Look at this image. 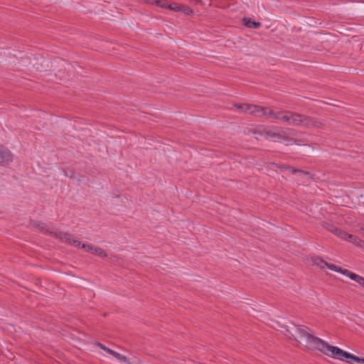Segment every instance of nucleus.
Returning <instances> with one entry per match:
<instances>
[{
	"instance_id": "f257e3e1",
	"label": "nucleus",
	"mask_w": 364,
	"mask_h": 364,
	"mask_svg": "<svg viewBox=\"0 0 364 364\" xmlns=\"http://www.w3.org/2000/svg\"><path fill=\"white\" fill-rule=\"evenodd\" d=\"M295 336L299 338L306 339V343L308 348L311 349H316L323 353L326 354L330 344L326 341L314 336L311 331L306 326H296L294 329Z\"/></svg>"
},
{
	"instance_id": "f03ea898",
	"label": "nucleus",
	"mask_w": 364,
	"mask_h": 364,
	"mask_svg": "<svg viewBox=\"0 0 364 364\" xmlns=\"http://www.w3.org/2000/svg\"><path fill=\"white\" fill-rule=\"evenodd\" d=\"M288 117L289 118V119L288 120L287 125L304 127L307 128H319L321 127L323 125V124L321 122L316 120L311 117L306 116L296 112L289 111Z\"/></svg>"
},
{
	"instance_id": "7ed1b4c3",
	"label": "nucleus",
	"mask_w": 364,
	"mask_h": 364,
	"mask_svg": "<svg viewBox=\"0 0 364 364\" xmlns=\"http://www.w3.org/2000/svg\"><path fill=\"white\" fill-rule=\"evenodd\" d=\"M328 349L329 350H328L326 351L325 355H326L329 357H331L333 358H337L341 360H346V359L349 358L358 363H360V360H363L362 358H359V357L355 356L353 354H350L348 352H346L338 347L333 346L330 345L328 347Z\"/></svg>"
},
{
	"instance_id": "20e7f679",
	"label": "nucleus",
	"mask_w": 364,
	"mask_h": 364,
	"mask_svg": "<svg viewBox=\"0 0 364 364\" xmlns=\"http://www.w3.org/2000/svg\"><path fill=\"white\" fill-rule=\"evenodd\" d=\"M328 349L329 350H328L326 351L325 355H326L329 357H331L333 358H337L341 360H346V359L349 358L358 363H360V360H363L362 358H359V357L355 356L353 354H350L348 352H346L338 347L333 346L330 345L328 347Z\"/></svg>"
},
{
	"instance_id": "39448f33",
	"label": "nucleus",
	"mask_w": 364,
	"mask_h": 364,
	"mask_svg": "<svg viewBox=\"0 0 364 364\" xmlns=\"http://www.w3.org/2000/svg\"><path fill=\"white\" fill-rule=\"evenodd\" d=\"M235 107L256 117H266L267 118L268 116L269 110L267 107L250 104L235 105Z\"/></svg>"
},
{
	"instance_id": "423d86ee",
	"label": "nucleus",
	"mask_w": 364,
	"mask_h": 364,
	"mask_svg": "<svg viewBox=\"0 0 364 364\" xmlns=\"http://www.w3.org/2000/svg\"><path fill=\"white\" fill-rule=\"evenodd\" d=\"M49 235L67 242L68 244L78 247H82L81 242L74 238L73 235L62 231L49 232Z\"/></svg>"
},
{
	"instance_id": "0eeeda50",
	"label": "nucleus",
	"mask_w": 364,
	"mask_h": 364,
	"mask_svg": "<svg viewBox=\"0 0 364 364\" xmlns=\"http://www.w3.org/2000/svg\"><path fill=\"white\" fill-rule=\"evenodd\" d=\"M289 111L287 110H282L279 112H274L272 109H269L268 112V116L267 118L270 119H274L279 120L282 123L284 124H288V120L289 118Z\"/></svg>"
},
{
	"instance_id": "6e6552de",
	"label": "nucleus",
	"mask_w": 364,
	"mask_h": 364,
	"mask_svg": "<svg viewBox=\"0 0 364 364\" xmlns=\"http://www.w3.org/2000/svg\"><path fill=\"white\" fill-rule=\"evenodd\" d=\"M314 262L317 265L320 266L321 268H324L325 267H326L329 269L333 270V271L336 272H340V273H341L343 275H344L343 272L345 271H349L348 269H343V268H341L340 267H338V266H336L335 264H328V263H327L326 262H325L324 260H323L321 258H320L318 257L315 258Z\"/></svg>"
},
{
	"instance_id": "1a4fd4ad",
	"label": "nucleus",
	"mask_w": 364,
	"mask_h": 364,
	"mask_svg": "<svg viewBox=\"0 0 364 364\" xmlns=\"http://www.w3.org/2000/svg\"><path fill=\"white\" fill-rule=\"evenodd\" d=\"M82 248H83L86 252L96 255L100 257L103 258L107 257V254L103 249L95 247L92 245L83 243L82 245Z\"/></svg>"
},
{
	"instance_id": "9d476101",
	"label": "nucleus",
	"mask_w": 364,
	"mask_h": 364,
	"mask_svg": "<svg viewBox=\"0 0 364 364\" xmlns=\"http://www.w3.org/2000/svg\"><path fill=\"white\" fill-rule=\"evenodd\" d=\"M13 160V156L9 150L5 148L0 149V164H8Z\"/></svg>"
},
{
	"instance_id": "9b49d317",
	"label": "nucleus",
	"mask_w": 364,
	"mask_h": 364,
	"mask_svg": "<svg viewBox=\"0 0 364 364\" xmlns=\"http://www.w3.org/2000/svg\"><path fill=\"white\" fill-rule=\"evenodd\" d=\"M98 346L100 347L101 349L104 350L105 351L107 352L108 353H109L110 355H112L114 357H115L117 360H121V361H124V362H127V358L125 355H123L107 347H106L105 346H104L103 344L99 343H98Z\"/></svg>"
},
{
	"instance_id": "f8f14e48",
	"label": "nucleus",
	"mask_w": 364,
	"mask_h": 364,
	"mask_svg": "<svg viewBox=\"0 0 364 364\" xmlns=\"http://www.w3.org/2000/svg\"><path fill=\"white\" fill-rule=\"evenodd\" d=\"M343 273H344V275L349 277L350 279L356 282L360 285H361L362 287H364V277H363L354 272H352L350 271H345Z\"/></svg>"
},
{
	"instance_id": "ddd939ff",
	"label": "nucleus",
	"mask_w": 364,
	"mask_h": 364,
	"mask_svg": "<svg viewBox=\"0 0 364 364\" xmlns=\"http://www.w3.org/2000/svg\"><path fill=\"white\" fill-rule=\"evenodd\" d=\"M329 230L344 240L347 241L348 240H349L348 237H350V234H349L341 229H338L336 227H331L329 229Z\"/></svg>"
},
{
	"instance_id": "4468645a",
	"label": "nucleus",
	"mask_w": 364,
	"mask_h": 364,
	"mask_svg": "<svg viewBox=\"0 0 364 364\" xmlns=\"http://www.w3.org/2000/svg\"><path fill=\"white\" fill-rule=\"evenodd\" d=\"M263 135L265 139H271L273 141H279L282 136L279 134L275 133L270 130H264Z\"/></svg>"
},
{
	"instance_id": "2eb2a0df",
	"label": "nucleus",
	"mask_w": 364,
	"mask_h": 364,
	"mask_svg": "<svg viewBox=\"0 0 364 364\" xmlns=\"http://www.w3.org/2000/svg\"><path fill=\"white\" fill-rule=\"evenodd\" d=\"M243 21L244 25L250 28H258L261 26L259 22L255 21L250 18H244Z\"/></svg>"
},
{
	"instance_id": "dca6fc26",
	"label": "nucleus",
	"mask_w": 364,
	"mask_h": 364,
	"mask_svg": "<svg viewBox=\"0 0 364 364\" xmlns=\"http://www.w3.org/2000/svg\"><path fill=\"white\" fill-rule=\"evenodd\" d=\"M348 238H349V240H348L347 241L352 242L355 245H357L358 247L364 248V241L360 240L357 236L350 234V237H348Z\"/></svg>"
},
{
	"instance_id": "f3484780",
	"label": "nucleus",
	"mask_w": 364,
	"mask_h": 364,
	"mask_svg": "<svg viewBox=\"0 0 364 364\" xmlns=\"http://www.w3.org/2000/svg\"><path fill=\"white\" fill-rule=\"evenodd\" d=\"M285 168L289 170V171L291 173H302V174H304V175H308V176H310L311 173L309 171H303L301 169H298V168H292V167H290V166H286L284 167Z\"/></svg>"
},
{
	"instance_id": "a211bd4d",
	"label": "nucleus",
	"mask_w": 364,
	"mask_h": 364,
	"mask_svg": "<svg viewBox=\"0 0 364 364\" xmlns=\"http://www.w3.org/2000/svg\"><path fill=\"white\" fill-rule=\"evenodd\" d=\"M180 9H181L180 11L186 14H191L193 13V10L188 6H180Z\"/></svg>"
},
{
	"instance_id": "6ab92c4d",
	"label": "nucleus",
	"mask_w": 364,
	"mask_h": 364,
	"mask_svg": "<svg viewBox=\"0 0 364 364\" xmlns=\"http://www.w3.org/2000/svg\"><path fill=\"white\" fill-rule=\"evenodd\" d=\"M155 4H156V5H157V6H161V7H162V8H168V3H166H166H163V4H161V1H160L159 0H156V1H155Z\"/></svg>"
},
{
	"instance_id": "aec40b11",
	"label": "nucleus",
	"mask_w": 364,
	"mask_h": 364,
	"mask_svg": "<svg viewBox=\"0 0 364 364\" xmlns=\"http://www.w3.org/2000/svg\"><path fill=\"white\" fill-rule=\"evenodd\" d=\"M64 173L67 177L73 178L74 176V172L72 170H65Z\"/></svg>"
},
{
	"instance_id": "412c9836",
	"label": "nucleus",
	"mask_w": 364,
	"mask_h": 364,
	"mask_svg": "<svg viewBox=\"0 0 364 364\" xmlns=\"http://www.w3.org/2000/svg\"><path fill=\"white\" fill-rule=\"evenodd\" d=\"M168 8L171 10L176 11L181 10L180 6L176 4H174V6H173L172 5H168Z\"/></svg>"
},
{
	"instance_id": "4be33fe9",
	"label": "nucleus",
	"mask_w": 364,
	"mask_h": 364,
	"mask_svg": "<svg viewBox=\"0 0 364 364\" xmlns=\"http://www.w3.org/2000/svg\"><path fill=\"white\" fill-rule=\"evenodd\" d=\"M358 364H364V358H363V360H360Z\"/></svg>"
},
{
	"instance_id": "5701e85b",
	"label": "nucleus",
	"mask_w": 364,
	"mask_h": 364,
	"mask_svg": "<svg viewBox=\"0 0 364 364\" xmlns=\"http://www.w3.org/2000/svg\"><path fill=\"white\" fill-rule=\"evenodd\" d=\"M37 228H41V225L39 224L38 225H36Z\"/></svg>"
}]
</instances>
